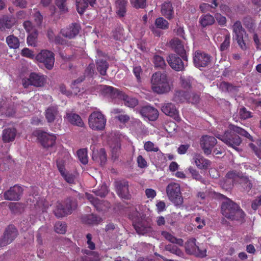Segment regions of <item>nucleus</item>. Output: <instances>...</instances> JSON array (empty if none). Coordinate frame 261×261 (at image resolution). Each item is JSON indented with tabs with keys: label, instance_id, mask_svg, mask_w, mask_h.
Segmentation results:
<instances>
[{
	"label": "nucleus",
	"instance_id": "obj_12",
	"mask_svg": "<svg viewBox=\"0 0 261 261\" xmlns=\"http://www.w3.org/2000/svg\"><path fill=\"white\" fill-rule=\"evenodd\" d=\"M133 225L136 231L140 234L149 235L152 231L150 224L147 223L142 219L139 220L133 218Z\"/></svg>",
	"mask_w": 261,
	"mask_h": 261
},
{
	"label": "nucleus",
	"instance_id": "obj_22",
	"mask_svg": "<svg viewBox=\"0 0 261 261\" xmlns=\"http://www.w3.org/2000/svg\"><path fill=\"white\" fill-rule=\"evenodd\" d=\"M45 118L48 122L51 123L55 120L61 121L62 118L56 107H50L45 111Z\"/></svg>",
	"mask_w": 261,
	"mask_h": 261
},
{
	"label": "nucleus",
	"instance_id": "obj_10",
	"mask_svg": "<svg viewBox=\"0 0 261 261\" xmlns=\"http://www.w3.org/2000/svg\"><path fill=\"white\" fill-rule=\"evenodd\" d=\"M185 250L189 254H193L196 256L203 257L206 256V251L201 250L196 245V240L194 238L189 239L185 245Z\"/></svg>",
	"mask_w": 261,
	"mask_h": 261
},
{
	"label": "nucleus",
	"instance_id": "obj_23",
	"mask_svg": "<svg viewBox=\"0 0 261 261\" xmlns=\"http://www.w3.org/2000/svg\"><path fill=\"white\" fill-rule=\"evenodd\" d=\"M162 111L166 115L173 117L175 120L178 121L179 120L178 112L172 103H165L162 107Z\"/></svg>",
	"mask_w": 261,
	"mask_h": 261
},
{
	"label": "nucleus",
	"instance_id": "obj_1",
	"mask_svg": "<svg viewBox=\"0 0 261 261\" xmlns=\"http://www.w3.org/2000/svg\"><path fill=\"white\" fill-rule=\"evenodd\" d=\"M231 129L232 131H225L224 134H222V132H217L215 133V135L228 146L238 150V146L240 145L242 140L236 133L247 138H250L251 136L247 131L240 127L232 126Z\"/></svg>",
	"mask_w": 261,
	"mask_h": 261
},
{
	"label": "nucleus",
	"instance_id": "obj_20",
	"mask_svg": "<svg viewBox=\"0 0 261 261\" xmlns=\"http://www.w3.org/2000/svg\"><path fill=\"white\" fill-rule=\"evenodd\" d=\"M22 191L20 186L15 185L5 193V198L10 200H18L20 199Z\"/></svg>",
	"mask_w": 261,
	"mask_h": 261
},
{
	"label": "nucleus",
	"instance_id": "obj_42",
	"mask_svg": "<svg viewBox=\"0 0 261 261\" xmlns=\"http://www.w3.org/2000/svg\"><path fill=\"white\" fill-rule=\"evenodd\" d=\"M92 158L94 160L98 161L100 162V164H104L107 160V155L104 149H100L98 152V155H96L95 153L93 151Z\"/></svg>",
	"mask_w": 261,
	"mask_h": 261
},
{
	"label": "nucleus",
	"instance_id": "obj_39",
	"mask_svg": "<svg viewBox=\"0 0 261 261\" xmlns=\"http://www.w3.org/2000/svg\"><path fill=\"white\" fill-rule=\"evenodd\" d=\"M219 3L217 0H213L212 5L206 3H202L199 6V9L202 12L212 11V9H215L218 7Z\"/></svg>",
	"mask_w": 261,
	"mask_h": 261
},
{
	"label": "nucleus",
	"instance_id": "obj_25",
	"mask_svg": "<svg viewBox=\"0 0 261 261\" xmlns=\"http://www.w3.org/2000/svg\"><path fill=\"white\" fill-rule=\"evenodd\" d=\"M79 30V25L75 23L69 26L68 28L62 30L61 32L64 37L71 39L78 34Z\"/></svg>",
	"mask_w": 261,
	"mask_h": 261
},
{
	"label": "nucleus",
	"instance_id": "obj_61",
	"mask_svg": "<svg viewBox=\"0 0 261 261\" xmlns=\"http://www.w3.org/2000/svg\"><path fill=\"white\" fill-rule=\"evenodd\" d=\"M199 99V96L197 94L194 93H190L189 92V95L188 96L187 102H191L192 103H196L198 102Z\"/></svg>",
	"mask_w": 261,
	"mask_h": 261
},
{
	"label": "nucleus",
	"instance_id": "obj_3",
	"mask_svg": "<svg viewBox=\"0 0 261 261\" xmlns=\"http://www.w3.org/2000/svg\"><path fill=\"white\" fill-rule=\"evenodd\" d=\"M100 90H102L106 94L114 98L122 99L124 101V104L127 107L134 108L138 104V100L135 98L125 95L122 92L111 86L100 85L97 87Z\"/></svg>",
	"mask_w": 261,
	"mask_h": 261
},
{
	"label": "nucleus",
	"instance_id": "obj_56",
	"mask_svg": "<svg viewBox=\"0 0 261 261\" xmlns=\"http://www.w3.org/2000/svg\"><path fill=\"white\" fill-rule=\"evenodd\" d=\"M66 2V0H57L56 2V6L61 12L64 13L67 11Z\"/></svg>",
	"mask_w": 261,
	"mask_h": 261
},
{
	"label": "nucleus",
	"instance_id": "obj_51",
	"mask_svg": "<svg viewBox=\"0 0 261 261\" xmlns=\"http://www.w3.org/2000/svg\"><path fill=\"white\" fill-rule=\"evenodd\" d=\"M257 145L256 146L253 143H250L249 146L258 158L261 159V140L257 142Z\"/></svg>",
	"mask_w": 261,
	"mask_h": 261
},
{
	"label": "nucleus",
	"instance_id": "obj_7",
	"mask_svg": "<svg viewBox=\"0 0 261 261\" xmlns=\"http://www.w3.org/2000/svg\"><path fill=\"white\" fill-rule=\"evenodd\" d=\"M35 60L43 63L47 69H51L55 63L54 54L47 49L41 50L36 56Z\"/></svg>",
	"mask_w": 261,
	"mask_h": 261
},
{
	"label": "nucleus",
	"instance_id": "obj_44",
	"mask_svg": "<svg viewBox=\"0 0 261 261\" xmlns=\"http://www.w3.org/2000/svg\"><path fill=\"white\" fill-rule=\"evenodd\" d=\"M108 68V64L106 61L100 60L97 62V69L100 74L105 75Z\"/></svg>",
	"mask_w": 261,
	"mask_h": 261
},
{
	"label": "nucleus",
	"instance_id": "obj_26",
	"mask_svg": "<svg viewBox=\"0 0 261 261\" xmlns=\"http://www.w3.org/2000/svg\"><path fill=\"white\" fill-rule=\"evenodd\" d=\"M193 160L196 166L200 169H207L210 166L211 163V161L198 154L194 155Z\"/></svg>",
	"mask_w": 261,
	"mask_h": 261
},
{
	"label": "nucleus",
	"instance_id": "obj_13",
	"mask_svg": "<svg viewBox=\"0 0 261 261\" xmlns=\"http://www.w3.org/2000/svg\"><path fill=\"white\" fill-rule=\"evenodd\" d=\"M217 140L215 137L210 136H203L200 140V146L205 154H210L212 149L216 144Z\"/></svg>",
	"mask_w": 261,
	"mask_h": 261
},
{
	"label": "nucleus",
	"instance_id": "obj_15",
	"mask_svg": "<svg viewBox=\"0 0 261 261\" xmlns=\"http://www.w3.org/2000/svg\"><path fill=\"white\" fill-rule=\"evenodd\" d=\"M167 60L171 67L176 71L183 70L185 66L187 65V62H183L179 57L175 55H169Z\"/></svg>",
	"mask_w": 261,
	"mask_h": 261
},
{
	"label": "nucleus",
	"instance_id": "obj_62",
	"mask_svg": "<svg viewBox=\"0 0 261 261\" xmlns=\"http://www.w3.org/2000/svg\"><path fill=\"white\" fill-rule=\"evenodd\" d=\"M244 216L245 214L244 212L240 209V207L238 205L237 210H236V212L234 213V217L233 218H231V219L239 220V219L244 218Z\"/></svg>",
	"mask_w": 261,
	"mask_h": 261
},
{
	"label": "nucleus",
	"instance_id": "obj_58",
	"mask_svg": "<svg viewBox=\"0 0 261 261\" xmlns=\"http://www.w3.org/2000/svg\"><path fill=\"white\" fill-rule=\"evenodd\" d=\"M239 115L241 119H246L251 117V113L247 111L246 108H242L239 111Z\"/></svg>",
	"mask_w": 261,
	"mask_h": 261
},
{
	"label": "nucleus",
	"instance_id": "obj_17",
	"mask_svg": "<svg viewBox=\"0 0 261 261\" xmlns=\"http://www.w3.org/2000/svg\"><path fill=\"white\" fill-rule=\"evenodd\" d=\"M45 82V76L41 74L32 73L28 79V82L23 83V86L26 88L29 84L36 87L42 86Z\"/></svg>",
	"mask_w": 261,
	"mask_h": 261
},
{
	"label": "nucleus",
	"instance_id": "obj_19",
	"mask_svg": "<svg viewBox=\"0 0 261 261\" xmlns=\"http://www.w3.org/2000/svg\"><path fill=\"white\" fill-rule=\"evenodd\" d=\"M140 113L143 117L146 118L151 121L155 120L159 116L158 111L150 106L142 107Z\"/></svg>",
	"mask_w": 261,
	"mask_h": 261
},
{
	"label": "nucleus",
	"instance_id": "obj_53",
	"mask_svg": "<svg viewBox=\"0 0 261 261\" xmlns=\"http://www.w3.org/2000/svg\"><path fill=\"white\" fill-rule=\"evenodd\" d=\"M144 148L148 152H157L159 150L158 147L155 145L154 143L151 141L146 142L144 145Z\"/></svg>",
	"mask_w": 261,
	"mask_h": 261
},
{
	"label": "nucleus",
	"instance_id": "obj_54",
	"mask_svg": "<svg viewBox=\"0 0 261 261\" xmlns=\"http://www.w3.org/2000/svg\"><path fill=\"white\" fill-rule=\"evenodd\" d=\"M55 230L56 232L64 234L66 231V226L65 223L57 222L55 225Z\"/></svg>",
	"mask_w": 261,
	"mask_h": 261
},
{
	"label": "nucleus",
	"instance_id": "obj_36",
	"mask_svg": "<svg viewBox=\"0 0 261 261\" xmlns=\"http://www.w3.org/2000/svg\"><path fill=\"white\" fill-rule=\"evenodd\" d=\"M6 42L9 47L11 48H18L20 45L19 39L14 35L8 36L6 38Z\"/></svg>",
	"mask_w": 261,
	"mask_h": 261
},
{
	"label": "nucleus",
	"instance_id": "obj_43",
	"mask_svg": "<svg viewBox=\"0 0 261 261\" xmlns=\"http://www.w3.org/2000/svg\"><path fill=\"white\" fill-rule=\"evenodd\" d=\"M110 147L111 148L112 157L115 159L118 157L120 152L121 147L120 143L117 140L116 142L111 144Z\"/></svg>",
	"mask_w": 261,
	"mask_h": 261
},
{
	"label": "nucleus",
	"instance_id": "obj_49",
	"mask_svg": "<svg viewBox=\"0 0 261 261\" xmlns=\"http://www.w3.org/2000/svg\"><path fill=\"white\" fill-rule=\"evenodd\" d=\"M102 219L101 218L92 214L87 216V219L85 222L89 224H98L100 223Z\"/></svg>",
	"mask_w": 261,
	"mask_h": 261
},
{
	"label": "nucleus",
	"instance_id": "obj_30",
	"mask_svg": "<svg viewBox=\"0 0 261 261\" xmlns=\"http://www.w3.org/2000/svg\"><path fill=\"white\" fill-rule=\"evenodd\" d=\"M57 167L61 175L65 179V180L69 184H73L75 181V176L69 173H65V169L62 164L59 162H57Z\"/></svg>",
	"mask_w": 261,
	"mask_h": 261
},
{
	"label": "nucleus",
	"instance_id": "obj_57",
	"mask_svg": "<svg viewBox=\"0 0 261 261\" xmlns=\"http://www.w3.org/2000/svg\"><path fill=\"white\" fill-rule=\"evenodd\" d=\"M131 4L136 8H143L146 5V0H130Z\"/></svg>",
	"mask_w": 261,
	"mask_h": 261
},
{
	"label": "nucleus",
	"instance_id": "obj_38",
	"mask_svg": "<svg viewBox=\"0 0 261 261\" xmlns=\"http://www.w3.org/2000/svg\"><path fill=\"white\" fill-rule=\"evenodd\" d=\"M225 31L227 33L224 35V40L220 46V50L221 51L228 49L229 48L230 44V35L228 32L227 30H225Z\"/></svg>",
	"mask_w": 261,
	"mask_h": 261
},
{
	"label": "nucleus",
	"instance_id": "obj_18",
	"mask_svg": "<svg viewBox=\"0 0 261 261\" xmlns=\"http://www.w3.org/2000/svg\"><path fill=\"white\" fill-rule=\"evenodd\" d=\"M169 44L172 49L180 55L185 61H188L186 50L183 44L179 39H173L170 41Z\"/></svg>",
	"mask_w": 261,
	"mask_h": 261
},
{
	"label": "nucleus",
	"instance_id": "obj_63",
	"mask_svg": "<svg viewBox=\"0 0 261 261\" xmlns=\"http://www.w3.org/2000/svg\"><path fill=\"white\" fill-rule=\"evenodd\" d=\"M132 124V126L137 132H139L143 129V125L141 122L138 119H134Z\"/></svg>",
	"mask_w": 261,
	"mask_h": 261
},
{
	"label": "nucleus",
	"instance_id": "obj_14",
	"mask_svg": "<svg viewBox=\"0 0 261 261\" xmlns=\"http://www.w3.org/2000/svg\"><path fill=\"white\" fill-rule=\"evenodd\" d=\"M17 232L16 228L10 225L6 229L3 238L0 241V246L3 247L11 243L17 237Z\"/></svg>",
	"mask_w": 261,
	"mask_h": 261
},
{
	"label": "nucleus",
	"instance_id": "obj_35",
	"mask_svg": "<svg viewBox=\"0 0 261 261\" xmlns=\"http://www.w3.org/2000/svg\"><path fill=\"white\" fill-rule=\"evenodd\" d=\"M165 249L166 251L174 254L177 256L184 258L185 254L184 252L179 249L177 246L171 244H168L165 246Z\"/></svg>",
	"mask_w": 261,
	"mask_h": 261
},
{
	"label": "nucleus",
	"instance_id": "obj_33",
	"mask_svg": "<svg viewBox=\"0 0 261 261\" xmlns=\"http://www.w3.org/2000/svg\"><path fill=\"white\" fill-rule=\"evenodd\" d=\"M162 14L168 19L172 18L173 10L172 4L170 2L164 3L161 9Z\"/></svg>",
	"mask_w": 261,
	"mask_h": 261
},
{
	"label": "nucleus",
	"instance_id": "obj_9",
	"mask_svg": "<svg viewBox=\"0 0 261 261\" xmlns=\"http://www.w3.org/2000/svg\"><path fill=\"white\" fill-rule=\"evenodd\" d=\"M193 62L196 67L206 66L211 61V57L204 52L197 50L193 54Z\"/></svg>",
	"mask_w": 261,
	"mask_h": 261
},
{
	"label": "nucleus",
	"instance_id": "obj_24",
	"mask_svg": "<svg viewBox=\"0 0 261 261\" xmlns=\"http://www.w3.org/2000/svg\"><path fill=\"white\" fill-rule=\"evenodd\" d=\"M64 119L70 123L72 125H76L78 126L82 127L84 125L81 117L74 113L70 111H67L66 115L64 117Z\"/></svg>",
	"mask_w": 261,
	"mask_h": 261
},
{
	"label": "nucleus",
	"instance_id": "obj_31",
	"mask_svg": "<svg viewBox=\"0 0 261 261\" xmlns=\"http://www.w3.org/2000/svg\"><path fill=\"white\" fill-rule=\"evenodd\" d=\"M189 93L182 90H176L173 97V100L177 103H180L187 101Z\"/></svg>",
	"mask_w": 261,
	"mask_h": 261
},
{
	"label": "nucleus",
	"instance_id": "obj_59",
	"mask_svg": "<svg viewBox=\"0 0 261 261\" xmlns=\"http://www.w3.org/2000/svg\"><path fill=\"white\" fill-rule=\"evenodd\" d=\"M226 176L228 179H231L232 182H235L236 181L239 180L241 176L234 171H230L229 172Z\"/></svg>",
	"mask_w": 261,
	"mask_h": 261
},
{
	"label": "nucleus",
	"instance_id": "obj_46",
	"mask_svg": "<svg viewBox=\"0 0 261 261\" xmlns=\"http://www.w3.org/2000/svg\"><path fill=\"white\" fill-rule=\"evenodd\" d=\"M188 170L190 172V173L191 174L192 176L194 179H196V180H198V181H200L201 183L206 184V181L200 175L198 171H197L196 170L193 169L191 167H190L188 168Z\"/></svg>",
	"mask_w": 261,
	"mask_h": 261
},
{
	"label": "nucleus",
	"instance_id": "obj_45",
	"mask_svg": "<svg viewBox=\"0 0 261 261\" xmlns=\"http://www.w3.org/2000/svg\"><path fill=\"white\" fill-rule=\"evenodd\" d=\"M77 155L81 162L83 164L88 163L87 151L86 149H81L77 151Z\"/></svg>",
	"mask_w": 261,
	"mask_h": 261
},
{
	"label": "nucleus",
	"instance_id": "obj_48",
	"mask_svg": "<svg viewBox=\"0 0 261 261\" xmlns=\"http://www.w3.org/2000/svg\"><path fill=\"white\" fill-rule=\"evenodd\" d=\"M153 62L156 67L164 68L166 66V63L164 59L158 55H155L153 58Z\"/></svg>",
	"mask_w": 261,
	"mask_h": 261
},
{
	"label": "nucleus",
	"instance_id": "obj_34",
	"mask_svg": "<svg viewBox=\"0 0 261 261\" xmlns=\"http://www.w3.org/2000/svg\"><path fill=\"white\" fill-rule=\"evenodd\" d=\"M195 81L194 79L191 77H180V84L181 87L185 90V91L188 92L190 90L192 85H194Z\"/></svg>",
	"mask_w": 261,
	"mask_h": 261
},
{
	"label": "nucleus",
	"instance_id": "obj_6",
	"mask_svg": "<svg viewBox=\"0 0 261 261\" xmlns=\"http://www.w3.org/2000/svg\"><path fill=\"white\" fill-rule=\"evenodd\" d=\"M107 119L99 111L92 113L89 117V127L93 130H102L106 125Z\"/></svg>",
	"mask_w": 261,
	"mask_h": 261
},
{
	"label": "nucleus",
	"instance_id": "obj_5",
	"mask_svg": "<svg viewBox=\"0 0 261 261\" xmlns=\"http://www.w3.org/2000/svg\"><path fill=\"white\" fill-rule=\"evenodd\" d=\"M166 192L169 200L175 205L180 206L182 204L183 199L178 184L175 182L169 184L167 187Z\"/></svg>",
	"mask_w": 261,
	"mask_h": 261
},
{
	"label": "nucleus",
	"instance_id": "obj_11",
	"mask_svg": "<svg viewBox=\"0 0 261 261\" xmlns=\"http://www.w3.org/2000/svg\"><path fill=\"white\" fill-rule=\"evenodd\" d=\"M238 204L230 199L226 198L221 206L222 213L225 217L231 219L234 217V213L237 210Z\"/></svg>",
	"mask_w": 261,
	"mask_h": 261
},
{
	"label": "nucleus",
	"instance_id": "obj_21",
	"mask_svg": "<svg viewBox=\"0 0 261 261\" xmlns=\"http://www.w3.org/2000/svg\"><path fill=\"white\" fill-rule=\"evenodd\" d=\"M115 184L119 196L122 198L128 199L129 197L128 182L124 180L117 181Z\"/></svg>",
	"mask_w": 261,
	"mask_h": 261
},
{
	"label": "nucleus",
	"instance_id": "obj_2",
	"mask_svg": "<svg viewBox=\"0 0 261 261\" xmlns=\"http://www.w3.org/2000/svg\"><path fill=\"white\" fill-rule=\"evenodd\" d=\"M151 84L152 91L158 94H165L171 89L169 80L164 72H156L153 74Z\"/></svg>",
	"mask_w": 261,
	"mask_h": 261
},
{
	"label": "nucleus",
	"instance_id": "obj_41",
	"mask_svg": "<svg viewBox=\"0 0 261 261\" xmlns=\"http://www.w3.org/2000/svg\"><path fill=\"white\" fill-rule=\"evenodd\" d=\"M29 34L27 37V43L29 46H36L37 44V32L36 30H33L29 33Z\"/></svg>",
	"mask_w": 261,
	"mask_h": 261
},
{
	"label": "nucleus",
	"instance_id": "obj_28",
	"mask_svg": "<svg viewBox=\"0 0 261 261\" xmlns=\"http://www.w3.org/2000/svg\"><path fill=\"white\" fill-rule=\"evenodd\" d=\"M16 130L14 128H8L3 131L2 138L5 142H9L14 140Z\"/></svg>",
	"mask_w": 261,
	"mask_h": 261
},
{
	"label": "nucleus",
	"instance_id": "obj_47",
	"mask_svg": "<svg viewBox=\"0 0 261 261\" xmlns=\"http://www.w3.org/2000/svg\"><path fill=\"white\" fill-rule=\"evenodd\" d=\"M76 9L78 13L82 14L88 7V5L85 0H76Z\"/></svg>",
	"mask_w": 261,
	"mask_h": 261
},
{
	"label": "nucleus",
	"instance_id": "obj_8",
	"mask_svg": "<svg viewBox=\"0 0 261 261\" xmlns=\"http://www.w3.org/2000/svg\"><path fill=\"white\" fill-rule=\"evenodd\" d=\"M233 38L237 41L239 46L243 49L245 50L247 48L246 44L245 42V36L246 33L243 29L241 23L238 21H236L233 27Z\"/></svg>",
	"mask_w": 261,
	"mask_h": 261
},
{
	"label": "nucleus",
	"instance_id": "obj_40",
	"mask_svg": "<svg viewBox=\"0 0 261 261\" xmlns=\"http://www.w3.org/2000/svg\"><path fill=\"white\" fill-rule=\"evenodd\" d=\"M239 181L245 191H249L252 187L251 180L246 176H241Z\"/></svg>",
	"mask_w": 261,
	"mask_h": 261
},
{
	"label": "nucleus",
	"instance_id": "obj_55",
	"mask_svg": "<svg viewBox=\"0 0 261 261\" xmlns=\"http://www.w3.org/2000/svg\"><path fill=\"white\" fill-rule=\"evenodd\" d=\"M21 55L22 56L30 59H35L34 52L28 48H24L21 50Z\"/></svg>",
	"mask_w": 261,
	"mask_h": 261
},
{
	"label": "nucleus",
	"instance_id": "obj_52",
	"mask_svg": "<svg viewBox=\"0 0 261 261\" xmlns=\"http://www.w3.org/2000/svg\"><path fill=\"white\" fill-rule=\"evenodd\" d=\"M155 24L157 28L161 29H167L169 24L168 21L162 17L157 18L155 20Z\"/></svg>",
	"mask_w": 261,
	"mask_h": 261
},
{
	"label": "nucleus",
	"instance_id": "obj_4",
	"mask_svg": "<svg viewBox=\"0 0 261 261\" xmlns=\"http://www.w3.org/2000/svg\"><path fill=\"white\" fill-rule=\"evenodd\" d=\"M77 206L76 201L71 198L67 199L63 203L57 202L54 210L55 215L58 218L70 214Z\"/></svg>",
	"mask_w": 261,
	"mask_h": 261
},
{
	"label": "nucleus",
	"instance_id": "obj_60",
	"mask_svg": "<svg viewBox=\"0 0 261 261\" xmlns=\"http://www.w3.org/2000/svg\"><path fill=\"white\" fill-rule=\"evenodd\" d=\"M94 192L97 196H99L100 197H104L107 194L108 190L107 187L106 185H102L99 190L95 191Z\"/></svg>",
	"mask_w": 261,
	"mask_h": 261
},
{
	"label": "nucleus",
	"instance_id": "obj_29",
	"mask_svg": "<svg viewBox=\"0 0 261 261\" xmlns=\"http://www.w3.org/2000/svg\"><path fill=\"white\" fill-rule=\"evenodd\" d=\"M85 197L89 202L96 208L97 210L103 211L105 208L103 207V203L98 199L95 198L92 194L88 193H85Z\"/></svg>",
	"mask_w": 261,
	"mask_h": 261
},
{
	"label": "nucleus",
	"instance_id": "obj_37",
	"mask_svg": "<svg viewBox=\"0 0 261 261\" xmlns=\"http://www.w3.org/2000/svg\"><path fill=\"white\" fill-rule=\"evenodd\" d=\"M215 22L214 17L210 14H206L201 16L199 22L203 27L213 24Z\"/></svg>",
	"mask_w": 261,
	"mask_h": 261
},
{
	"label": "nucleus",
	"instance_id": "obj_16",
	"mask_svg": "<svg viewBox=\"0 0 261 261\" xmlns=\"http://www.w3.org/2000/svg\"><path fill=\"white\" fill-rule=\"evenodd\" d=\"M56 136L55 134L46 132H40L38 133V139L41 144L44 147H52L54 145L56 140Z\"/></svg>",
	"mask_w": 261,
	"mask_h": 261
},
{
	"label": "nucleus",
	"instance_id": "obj_64",
	"mask_svg": "<svg viewBox=\"0 0 261 261\" xmlns=\"http://www.w3.org/2000/svg\"><path fill=\"white\" fill-rule=\"evenodd\" d=\"M261 205V195L255 199L252 203L251 207L254 210H256Z\"/></svg>",
	"mask_w": 261,
	"mask_h": 261
},
{
	"label": "nucleus",
	"instance_id": "obj_32",
	"mask_svg": "<svg viewBox=\"0 0 261 261\" xmlns=\"http://www.w3.org/2000/svg\"><path fill=\"white\" fill-rule=\"evenodd\" d=\"M161 234L169 242L173 244H177L180 246L184 245V241L182 239L176 238L172 234L166 231H162Z\"/></svg>",
	"mask_w": 261,
	"mask_h": 261
},
{
	"label": "nucleus",
	"instance_id": "obj_27",
	"mask_svg": "<svg viewBox=\"0 0 261 261\" xmlns=\"http://www.w3.org/2000/svg\"><path fill=\"white\" fill-rule=\"evenodd\" d=\"M127 4V0H117L115 2L116 13L119 17L125 16Z\"/></svg>",
	"mask_w": 261,
	"mask_h": 261
},
{
	"label": "nucleus",
	"instance_id": "obj_50",
	"mask_svg": "<svg viewBox=\"0 0 261 261\" xmlns=\"http://www.w3.org/2000/svg\"><path fill=\"white\" fill-rule=\"evenodd\" d=\"M2 21H3V25H4L2 30L6 29H10L14 25L15 22L14 19L8 17L2 19Z\"/></svg>",
	"mask_w": 261,
	"mask_h": 261
}]
</instances>
